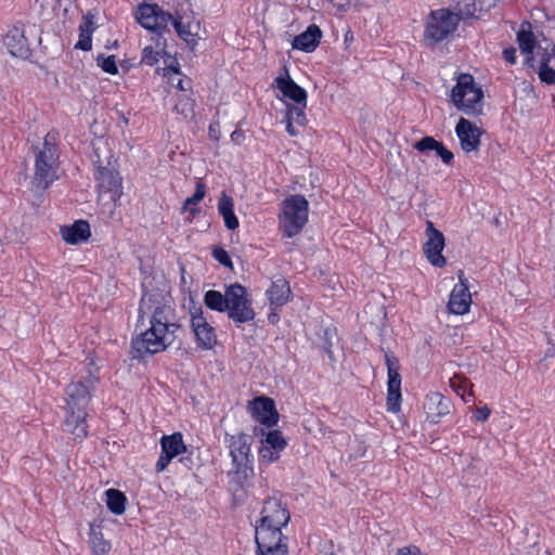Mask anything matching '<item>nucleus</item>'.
Here are the masks:
<instances>
[{
	"label": "nucleus",
	"instance_id": "31",
	"mask_svg": "<svg viewBox=\"0 0 555 555\" xmlns=\"http://www.w3.org/2000/svg\"><path fill=\"white\" fill-rule=\"evenodd\" d=\"M107 508L115 515H121L126 511V495L116 489H107L105 491Z\"/></svg>",
	"mask_w": 555,
	"mask_h": 555
},
{
	"label": "nucleus",
	"instance_id": "12",
	"mask_svg": "<svg viewBox=\"0 0 555 555\" xmlns=\"http://www.w3.org/2000/svg\"><path fill=\"white\" fill-rule=\"evenodd\" d=\"M190 317L197 347L204 350L212 349L217 343L216 331L205 317L202 307H193L190 310Z\"/></svg>",
	"mask_w": 555,
	"mask_h": 555
},
{
	"label": "nucleus",
	"instance_id": "14",
	"mask_svg": "<svg viewBox=\"0 0 555 555\" xmlns=\"http://www.w3.org/2000/svg\"><path fill=\"white\" fill-rule=\"evenodd\" d=\"M426 236L427 240L423 246V250L427 260L435 267H444L447 260L442 256V250L444 248V236L442 232L437 230L431 221H427Z\"/></svg>",
	"mask_w": 555,
	"mask_h": 555
},
{
	"label": "nucleus",
	"instance_id": "17",
	"mask_svg": "<svg viewBox=\"0 0 555 555\" xmlns=\"http://www.w3.org/2000/svg\"><path fill=\"white\" fill-rule=\"evenodd\" d=\"M287 446V441L280 430H270L261 440L259 449V461L271 464L280 460L282 452Z\"/></svg>",
	"mask_w": 555,
	"mask_h": 555
},
{
	"label": "nucleus",
	"instance_id": "11",
	"mask_svg": "<svg viewBox=\"0 0 555 555\" xmlns=\"http://www.w3.org/2000/svg\"><path fill=\"white\" fill-rule=\"evenodd\" d=\"M387 366V410L397 413L401 406V375L399 360L390 352H385Z\"/></svg>",
	"mask_w": 555,
	"mask_h": 555
},
{
	"label": "nucleus",
	"instance_id": "50",
	"mask_svg": "<svg viewBox=\"0 0 555 555\" xmlns=\"http://www.w3.org/2000/svg\"><path fill=\"white\" fill-rule=\"evenodd\" d=\"M236 134H237V132H236V131H233V133H232V135H231L233 140L235 139V135H236Z\"/></svg>",
	"mask_w": 555,
	"mask_h": 555
},
{
	"label": "nucleus",
	"instance_id": "2",
	"mask_svg": "<svg viewBox=\"0 0 555 555\" xmlns=\"http://www.w3.org/2000/svg\"><path fill=\"white\" fill-rule=\"evenodd\" d=\"M135 20L143 28L158 35L169 33L171 24L177 36L189 47L194 48L198 42L199 23L191 9L177 8L168 12L156 3H143L137 9Z\"/></svg>",
	"mask_w": 555,
	"mask_h": 555
},
{
	"label": "nucleus",
	"instance_id": "42",
	"mask_svg": "<svg viewBox=\"0 0 555 555\" xmlns=\"http://www.w3.org/2000/svg\"><path fill=\"white\" fill-rule=\"evenodd\" d=\"M75 48L82 51H90L92 49V35L79 33V40L75 44Z\"/></svg>",
	"mask_w": 555,
	"mask_h": 555
},
{
	"label": "nucleus",
	"instance_id": "20",
	"mask_svg": "<svg viewBox=\"0 0 555 555\" xmlns=\"http://www.w3.org/2000/svg\"><path fill=\"white\" fill-rule=\"evenodd\" d=\"M86 417V411L65 409L64 430L70 434L75 441L81 442L88 435Z\"/></svg>",
	"mask_w": 555,
	"mask_h": 555
},
{
	"label": "nucleus",
	"instance_id": "23",
	"mask_svg": "<svg viewBox=\"0 0 555 555\" xmlns=\"http://www.w3.org/2000/svg\"><path fill=\"white\" fill-rule=\"evenodd\" d=\"M424 410L430 422L438 423L440 417L450 412V401L439 392H430L426 396Z\"/></svg>",
	"mask_w": 555,
	"mask_h": 555
},
{
	"label": "nucleus",
	"instance_id": "37",
	"mask_svg": "<svg viewBox=\"0 0 555 555\" xmlns=\"http://www.w3.org/2000/svg\"><path fill=\"white\" fill-rule=\"evenodd\" d=\"M96 62L103 72L111 74V75H116L118 73V67L116 65V59L114 55H109V56L99 55L96 59Z\"/></svg>",
	"mask_w": 555,
	"mask_h": 555
},
{
	"label": "nucleus",
	"instance_id": "40",
	"mask_svg": "<svg viewBox=\"0 0 555 555\" xmlns=\"http://www.w3.org/2000/svg\"><path fill=\"white\" fill-rule=\"evenodd\" d=\"M94 30V15H92L91 13H87L86 15H83L82 22L79 25V33L92 35Z\"/></svg>",
	"mask_w": 555,
	"mask_h": 555
},
{
	"label": "nucleus",
	"instance_id": "21",
	"mask_svg": "<svg viewBox=\"0 0 555 555\" xmlns=\"http://www.w3.org/2000/svg\"><path fill=\"white\" fill-rule=\"evenodd\" d=\"M285 76H279L274 79L272 87L276 88L283 98L293 101L295 104L307 103V91L297 85L285 70Z\"/></svg>",
	"mask_w": 555,
	"mask_h": 555
},
{
	"label": "nucleus",
	"instance_id": "9",
	"mask_svg": "<svg viewBox=\"0 0 555 555\" xmlns=\"http://www.w3.org/2000/svg\"><path fill=\"white\" fill-rule=\"evenodd\" d=\"M224 308L229 319L235 323H248L256 317L247 289L238 283L227 286Z\"/></svg>",
	"mask_w": 555,
	"mask_h": 555
},
{
	"label": "nucleus",
	"instance_id": "6",
	"mask_svg": "<svg viewBox=\"0 0 555 555\" xmlns=\"http://www.w3.org/2000/svg\"><path fill=\"white\" fill-rule=\"evenodd\" d=\"M309 203L305 196L296 194L282 201L279 225L283 235L294 237L301 232L308 221Z\"/></svg>",
	"mask_w": 555,
	"mask_h": 555
},
{
	"label": "nucleus",
	"instance_id": "49",
	"mask_svg": "<svg viewBox=\"0 0 555 555\" xmlns=\"http://www.w3.org/2000/svg\"><path fill=\"white\" fill-rule=\"evenodd\" d=\"M177 88L180 90H185V88L183 86V80H179V82L177 83Z\"/></svg>",
	"mask_w": 555,
	"mask_h": 555
},
{
	"label": "nucleus",
	"instance_id": "10",
	"mask_svg": "<svg viewBox=\"0 0 555 555\" xmlns=\"http://www.w3.org/2000/svg\"><path fill=\"white\" fill-rule=\"evenodd\" d=\"M251 437L240 433L229 438V449L235 473L247 477L253 473V455L250 453Z\"/></svg>",
	"mask_w": 555,
	"mask_h": 555
},
{
	"label": "nucleus",
	"instance_id": "1",
	"mask_svg": "<svg viewBox=\"0 0 555 555\" xmlns=\"http://www.w3.org/2000/svg\"><path fill=\"white\" fill-rule=\"evenodd\" d=\"M158 295L143 294L139 306V318L150 314V327L132 338L131 357L142 360L145 357L165 351L176 339L179 325L170 305L160 302Z\"/></svg>",
	"mask_w": 555,
	"mask_h": 555
},
{
	"label": "nucleus",
	"instance_id": "13",
	"mask_svg": "<svg viewBox=\"0 0 555 555\" xmlns=\"http://www.w3.org/2000/svg\"><path fill=\"white\" fill-rule=\"evenodd\" d=\"M100 196L108 195L111 202H116L122 195V179L117 170L109 167H99L94 173Z\"/></svg>",
	"mask_w": 555,
	"mask_h": 555
},
{
	"label": "nucleus",
	"instance_id": "36",
	"mask_svg": "<svg viewBox=\"0 0 555 555\" xmlns=\"http://www.w3.org/2000/svg\"><path fill=\"white\" fill-rule=\"evenodd\" d=\"M548 57H543L539 69V78L547 85L555 83V69L548 66Z\"/></svg>",
	"mask_w": 555,
	"mask_h": 555
},
{
	"label": "nucleus",
	"instance_id": "4",
	"mask_svg": "<svg viewBox=\"0 0 555 555\" xmlns=\"http://www.w3.org/2000/svg\"><path fill=\"white\" fill-rule=\"evenodd\" d=\"M56 140V133L48 132L42 146L36 149L34 182L38 188L47 189L59 178V149Z\"/></svg>",
	"mask_w": 555,
	"mask_h": 555
},
{
	"label": "nucleus",
	"instance_id": "46",
	"mask_svg": "<svg viewBox=\"0 0 555 555\" xmlns=\"http://www.w3.org/2000/svg\"><path fill=\"white\" fill-rule=\"evenodd\" d=\"M503 57L506 62L511 64L516 63V49L515 48H508L503 51Z\"/></svg>",
	"mask_w": 555,
	"mask_h": 555
},
{
	"label": "nucleus",
	"instance_id": "41",
	"mask_svg": "<svg viewBox=\"0 0 555 555\" xmlns=\"http://www.w3.org/2000/svg\"><path fill=\"white\" fill-rule=\"evenodd\" d=\"M214 258L221 264L232 268V260L227 250L221 247L215 248L212 251Z\"/></svg>",
	"mask_w": 555,
	"mask_h": 555
},
{
	"label": "nucleus",
	"instance_id": "33",
	"mask_svg": "<svg viewBox=\"0 0 555 555\" xmlns=\"http://www.w3.org/2000/svg\"><path fill=\"white\" fill-rule=\"evenodd\" d=\"M204 304L208 309L212 311L224 312V305L227 304V289L224 291V294L215 289L207 291L204 295Z\"/></svg>",
	"mask_w": 555,
	"mask_h": 555
},
{
	"label": "nucleus",
	"instance_id": "8",
	"mask_svg": "<svg viewBox=\"0 0 555 555\" xmlns=\"http://www.w3.org/2000/svg\"><path fill=\"white\" fill-rule=\"evenodd\" d=\"M459 27V17L449 9L433 10L425 24L424 40L435 46L449 39Z\"/></svg>",
	"mask_w": 555,
	"mask_h": 555
},
{
	"label": "nucleus",
	"instance_id": "3",
	"mask_svg": "<svg viewBox=\"0 0 555 555\" xmlns=\"http://www.w3.org/2000/svg\"><path fill=\"white\" fill-rule=\"evenodd\" d=\"M289 512L276 498L264 501L261 517L255 529L259 555H287L282 528L289 521Z\"/></svg>",
	"mask_w": 555,
	"mask_h": 555
},
{
	"label": "nucleus",
	"instance_id": "22",
	"mask_svg": "<svg viewBox=\"0 0 555 555\" xmlns=\"http://www.w3.org/2000/svg\"><path fill=\"white\" fill-rule=\"evenodd\" d=\"M470 305L472 296L468 285L460 278V282L454 285L450 294L448 308L454 314H465L468 312Z\"/></svg>",
	"mask_w": 555,
	"mask_h": 555
},
{
	"label": "nucleus",
	"instance_id": "34",
	"mask_svg": "<svg viewBox=\"0 0 555 555\" xmlns=\"http://www.w3.org/2000/svg\"><path fill=\"white\" fill-rule=\"evenodd\" d=\"M307 103L287 105L285 119L291 120L299 126H304L307 121L306 109Z\"/></svg>",
	"mask_w": 555,
	"mask_h": 555
},
{
	"label": "nucleus",
	"instance_id": "45",
	"mask_svg": "<svg viewBox=\"0 0 555 555\" xmlns=\"http://www.w3.org/2000/svg\"><path fill=\"white\" fill-rule=\"evenodd\" d=\"M474 416L479 422H486L490 416V410L487 406H482L476 410Z\"/></svg>",
	"mask_w": 555,
	"mask_h": 555
},
{
	"label": "nucleus",
	"instance_id": "15",
	"mask_svg": "<svg viewBox=\"0 0 555 555\" xmlns=\"http://www.w3.org/2000/svg\"><path fill=\"white\" fill-rule=\"evenodd\" d=\"M162 452L156 462V472L160 473L167 468L169 463L179 454L185 452V444L181 433L165 435L160 439Z\"/></svg>",
	"mask_w": 555,
	"mask_h": 555
},
{
	"label": "nucleus",
	"instance_id": "18",
	"mask_svg": "<svg viewBox=\"0 0 555 555\" xmlns=\"http://www.w3.org/2000/svg\"><path fill=\"white\" fill-rule=\"evenodd\" d=\"M461 149L465 153L477 152L483 131L468 119L461 117L455 126Z\"/></svg>",
	"mask_w": 555,
	"mask_h": 555
},
{
	"label": "nucleus",
	"instance_id": "29",
	"mask_svg": "<svg viewBox=\"0 0 555 555\" xmlns=\"http://www.w3.org/2000/svg\"><path fill=\"white\" fill-rule=\"evenodd\" d=\"M459 17V23L465 20L480 18L482 16L481 3L476 0H462L455 7V12Z\"/></svg>",
	"mask_w": 555,
	"mask_h": 555
},
{
	"label": "nucleus",
	"instance_id": "39",
	"mask_svg": "<svg viewBox=\"0 0 555 555\" xmlns=\"http://www.w3.org/2000/svg\"><path fill=\"white\" fill-rule=\"evenodd\" d=\"M159 61V52L152 47H145L142 50L141 63L153 66Z\"/></svg>",
	"mask_w": 555,
	"mask_h": 555
},
{
	"label": "nucleus",
	"instance_id": "35",
	"mask_svg": "<svg viewBox=\"0 0 555 555\" xmlns=\"http://www.w3.org/2000/svg\"><path fill=\"white\" fill-rule=\"evenodd\" d=\"M90 544L93 555H107L112 548L111 543L100 532H93L90 535Z\"/></svg>",
	"mask_w": 555,
	"mask_h": 555
},
{
	"label": "nucleus",
	"instance_id": "24",
	"mask_svg": "<svg viewBox=\"0 0 555 555\" xmlns=\"http://www.w3.org/2000/svg\"><path fill=\"white\" fill-rule=\"evenodd\" d=\"M60 233L62 238L70 245L86 242L91 235L90 225L85 220H77L72 225L61 227Z\"/></svg>",
	"mask_w": 555,
	"mask_h": 555
},
{
	"label": "nucleus",
	"instance_id": "38",
	"mask_svg": "<svg viewBox=\"0 0 555 555\" xmlns=\"http://www.w3.org/2000/svg\"><path fill=\"white\" fill-rule=\"evenodd\" d=\"M450 386L456 391L457 395L464 398L467 389L470 387V384L467 379L455 375L450 379Z\"/></svg>",
	"mask_w": 555,
	"mask_h": 555
},
{
	"label": "nucleus",
	"instance_id": "5",
	"mask_svg": "<svg viewBox=\"0 0 555 555\" xmlns=\"http://www.w3.org/2000/svg\"><path fill=\"white\" fill-rule=\"evenodd\" d=\"M454 106L468 116H478L483 108V91L470 74H461L451 90Z\"/></svg>",
	"mask_w": 555,
	"mask_h": 555
},
{
	"label": "nucleus",
	"instance_id": "43",
	"mask_svg": "<svg viewBox=\"0 0 555 555\" xmlns=\"http://www.w3.org/2000/svg\"><path fill=\"white\" fill-rule=\"evenodd\" d=\"M208 135L215 142H218L220 140L221 132H220V126H219L218 121L211 122L209 125Z\"/></svg>",
	"mask_w": 555,
	"mask_h": 555
},
{
	"label": "nucleus",
	"instance_id": "7",
	"mask_svg": "<svg viewBox=\"0 0 555 555\" xmlns=\"http://www.w3.org/2000/svg\"><path fill=\"white\" fill-rule=\"evenodd\" d=\"M99 382L98 367L90 361L83 373L65 389V408L64 409H80L86 411L91 401V392L94 390Z\"/></svg>",
	"mask_w": 555,
	"mask_h": 555
},
{
	"label": "nucleus",
	"instance_id": "28",
	"mask_svg": "<svg viewBox=\"0 0 555 555\" xmlns=\"http://www.w3.org/2000/svg\"><path fill=\"white\" fill-rule=\"evenodd\" d=\"M217 207L225 228L231 231L236 230L240 227V222L234 214V202L232 197L225 192H222Z\"/></svg>",
	"mask_w": 555,
	"mask_h": 555
},
{
	"label": "nucleus",
	"instance_id": "25",
	"mask_svg": "<svg viewBox=\"0 0 555 555\" xmlns=\"http://www.w3.org/2000/svg\"><path fill=\"white\" fill-rule=\"evenodd\" d=\"M322 31L319 26L312 24L308 28L296 36L292 42L293 49L307 53L313 52L320 43Z\"/></svg>",
	"mask_w": 555,
	"mask_h": 555
},
{
	"label": "nucleus",
	"instance_id": "48",
	"mask_svg": "<svg viewBox=\"0 0 555 555\" xmlns=\"http://www.w3.org/2000/svg\"><path fill=\"white\" fill-rule=\"evenodd\" d=\"M285 121H286V131H287V133H288L289 135H292V137H296V135H298V131H297V130L295 129V127L293 126V124H294V122H293V121H291V120H287V119H285Z\"/></svg>",
	"mask_w": 555,
	"mask_h": 555
},
{
	"label": "nucleus",
	"instance_id": "32",
	"mask_svg": "<svg viewBox=\"0 0 555 555\" xmlns=\"http://www.w3.org/2000/svg\"><path fill=\"white\" fill-rule=\"evenodd\" d=\"M517 42L521 53L527 56L528 61H531L535 48V38L530 29L525 28V25L517 33Z\"/></svg>",
	"mask_w": 555,
	"mask_h": 555
},
{
	"label": "nucleus",
	"instance_id": "16",
	"mask_svg": "<svg viewBox=\"0 0 555 555\" xmlns=\"http://www.w3.org/2000/svg\"><path fill=\"white\" fill-rule=\"evenodd\" d=\"M248 410L256 422L267 427H273L279 422V413L271 398L263 396L255 398L249 402Z\"/></svg>",
	"mask_w": 555,
	"mask_h": 555
},
{
	"label": "nucleus",
	"instance_id": "47",
	"mask_svg": "<svg viewBox=\"0 0 555 555\" xmlns=\"http://www.w3.org/2000/svg\"><path fill=\"white\" fill-rule=\"evenodd\" d=\"M176 64L168 65L167 68H165V76H168L169 74H179V64L175 62Z\"/></svg>",
	"mask_w": 555,
	"mask_h": 555
},
{
	"label": "nucleus",
	"instance_id": "30",
	"mask_svg": "<svg viewBox=\"0 0 555 555\" xmlns=\"http://www.w3.org/2000/svg\"><path fill=\"white\" fill-rule=\"evenodd\" d=\"M206 186L202 182L196 183L195 192L183 202L182 211L188 212L191 218L199 214L197 204L205 197Z\"/></svg>",
	"mask_w": 555,
	"mask_h": 555
},
{
	"label": "nucleus",
	"instance_id": "19",
	"mask_svg": "<svg viewBox=\"0 0 555 555\" xmlns=\"http://www.w3.org/2000/svg\"><path fill=\"white\" fill-rule=\"evenodd\" d=\"M3 44L12 56L27 59L30 54L29 43L23 25H14L3 37Z\"/></svg>",
	"mask_w": 555,
	"mask_h": 555
},
{
	"label": "nucleus",
	"instance_id": "27",
	"mask_svg": "<svg viewBox=\"0 0 555 555\" xmlns=\"http://www.w3.org/2000/svg\"><path fill=\"white\" fill-rule=\"evenodd\" d=\"M267 298L271 306L280 308L284 306L291 297V287L288 282L281 278L272 282L271 286L266 292Z\"/></svg>",
	"mask_w": 555,
	"mask_h": 555
},
{
	"label": "nucleus",
	"instance_id": "44",
	"mask_svg": "<svg viewBox=\"0 0 555 555\" xmlns=\"http://www.w3.org/2000/svg\"><path fill=\"white\" fill-rule=\"evenodd\" d=\"M397 555H423L421 550L415 545H408L398 548Z\"/></svg>",
	"mask_w": 555,
	"mask_h": 555
},
{
	"label": "nucleus",
	"instance_id": "26",
	"mask_svg": "<svg viewBox=\"0 0 555 555\" xmlns=\"http://www.w3.org/2000/svg\"><path fill=\"white\" fill-rule=\"evenodd\" d=\"M414 149L422 153L434 151L446 165H450L454 158L453 153L449 151L442 142L437 141L434 137H424L414 144Z\"/></svg>",
	"mask_w": 555,
	"mask_h": 555
}]
</instances>
